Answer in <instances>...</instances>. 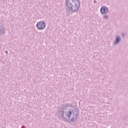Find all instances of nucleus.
I'll return each mask as SVG.
<instances>
[{
	"instance_id": "nucleus-6",
	"label": "nucleus",
	"mask_w": 128,
	"mask_h": 128,
	"mask_svg": "<svg viewBox=\"0 0 128 128\" xmlns=\"http://www.w3.org/2000/svg\"><path fill=\"white\" fill-rule=\"evenodd\" d=\"M104 18H108V15H105V16H104Z\"/></svg>"
},
{
	"instance_id": "nucleus-3",
	"label": "nucleus",
	"mask_w": 128,
	"mask_h": 128,
	"mask_svg": "<svg viewBox=\"0 0 128 128\" xmlns=\"http://www.w3.org/2000/svg\"><path fill=\"white\" fill-rule=\"evenodd\" d=\"M108 12V9L106 6H102L100 9V12L102 14H106Z\"/></svg>"
},
{
	"instance_id": "nucleus-5",
	"label": "nucleus",
	"mask_w": 128,
	"mask_h": 128,
	"mask_svg": "<svg viewBox=\"0 0 128 128\" xmlns=\"http://www.w3.org/2000/svg\"><path fill=\"white\" fill-rule=\"evenodd\" d=\"M120 42V37L118 36L116 38V42L114 43V44H118Z\"/></svg>"
},
{
	"instance_id": "nucleus-4",
	"label": "nucleus",
	"mask_w": 128,
	"mask_h": 128,
	"mask_svg": "<svg viewBox=\"0 0 128 128\" xmlns=\"http://www.w3.org/2000/svg\"><path fill=\"white\" fill-rule=\"evenodd\" d=\"M66 116L68 117V120H74V116H72V111L70 110H68L66 112Z\"/></svg>"
},
{
	"instance_id": "nucleus-1",
	"label": "nucleus",
	"mask_w": 128,
	"mask_h": 128,
	"mask_svg": "<svg viewBox=\"0 0 128 128\" xmlns=\"http://www.w3.org/2000/svg\"><path fill=\"white\" fill-rule=\"evenodd\" d=\"M66 6L74 12L78 10L80 8V0H67Z\"/></svg>"
},
{
	"instance_id": "nucleus-2",
	"label": "nucleus",
	"mask_w": 128,
	"mask_h": 128,
	"mask_svg": "<svg viewBox=\"0 0 128 128\" xmlns=\"http://www.w3.org/2000/svg\"><path fill=\"white\" fill-rule=\"evenodd\" d=\"M38 30H44L46 28V23L44 21H40L36 24Z\"/></svg>"
},
{
	"instance_id": "nucleus-7",
	"label": "nucleus",
	"mask_w": 128,
	"mask_h": 128,
	"mask_svg": "<svg viewBox=\"0 0 128 128\" xmlns=\"http://www.w3.org/2000/svg\"><path fill=\"white\" fill-rule=\"evenodd\" d=\"M6 52V54H8V52H7V51Z\"/></svg>"
}]
</instances>
